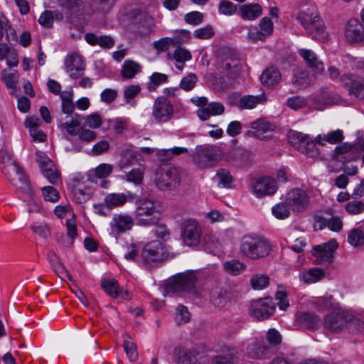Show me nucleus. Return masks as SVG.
Masks as SVG:
<instances>
[{"label":"nucleus","instance_id":"48","mask_svg":"<svg viewBox=\"0 0 364 364\" xmlns=\"http://www.w3.org/2000/svg\"><path fill=\"white\" fill-rule=\"evenodd\" d=\"M101 287L108 295L113 298H117L120 295L121 289L116 279H103Z\"/></svg>","mask_w":364,"mask_h":364},{"label":"nucleus","instance_id":"34","mask_svg":"<svg viewBox=\"0 0 364 364\" xmlns=\"http://www.w3.org/2000/svg\"><path fill=\"white\" fill-rule=\"evenodd\" d=\"M135 18L134 21L143 28L144 33H149L154 27V18L146 12L136 10L132 13Z\"/></svg>","mask_w":364,"mask_h":364},{"label":"nucleus","instance_id":"16","mask_svg":"<svg viewBox=\"0 0 364 364\" xmlns=\"http://www.w3.org/2000/svg\"><path fill=\"white\" fill-rule=\"evenodd\" d=\"M165 254L164 246L159 240H154L146 244L141 252V257L146 264L163 259Z\"/></svg>","mask_w":364,"mask_h":364},{"label":"nucleus","instance_id":"23","mask_svg":"<svg viewBox=\"0 0 364 364\" xmlns=\"http://www.w3.org/2000/svg\"><path fill=\"white\" fill-rule=\"evenodd\" d=\"M346 37L351 43L364 41V27L355 18L350 19L346 26Z\"/></svg>","mask_w":364,"mask_h":364},{"label":"nucleus","instance_id":"30","mask_svg":"<svg viewBox=\"0 0 364 364\" xmlns=\"http://www.w3.org/2000/svg\"><path fill=\"white\" fill-rule=\"evenodd\" d=\"M222 72L230 79H235L240 72V65L238 55L236 51L234 52V56L231 60H227L220 64Z\"/></svg>","mask_w":364,"mask_h":364},{"label":"nucleus","instance_id":"9","mask_svg":"<svg viewBox=\"0 0 364 364\" xmlns=\"http://www.w3.org/2000/svg\"><path fill=\"white\" fill-rule=\"evenodd\" d=\"M202 229L193 218L185 219L181 223V239L184 245L196 247L201 240Z\"/></svg>","mask_w":364,"mask_h":364},{"label":"nucleus","instance_id":"11","mask_svg":"<svg viewBox=\"0 0 364 364\" xmlns=\"http://www.w3.org/2000/svg\"><path fill=\"white\" fill-rule=\"evenodd\" d=\"M289 142L299 151L309 156L318 154L316 143L305 134L297 131H290L288 134Z\"/></svg>","mask_w":364,"mask_h":364},{"label":"nucleus","instance_id":"61","mask_svg":"<svg viewBox=\"0 0 364 364\" xmlns=\"http://www.w3.org/2000/svg\"><path fill=\"white\" fill-rule=\"evenodd\" d=\"M235 51L233 48L228 46L219 48L215 52L218 63L220 64L227 60H231V57L234 56Z\"/></svg>","mask_w":364,"mask_h":364},{"label":"nucleus","instance_id":"59","mask_svg":"<svg viewBox=\"0 0 364 364\" xmlns=\"http://www.w3.org/2000/svg\"><path fill=\"white\" fill-rule=\"evenodd\" d=\"M204 246L207 251L215 253L220 248L221 245L215 235H205L204 236Z\"/></svg>","mask_w":364,"mask_h":364},{"label":"nucleus","instance_id":"42","mask_svg":"<svg viewBox=\"0 0 364 364\" xmlns=\"http://www.w3.org/2000/svg\"><path fill=\"white\" fill-rule=\"evenodd\" d=\"M62 6L69 13L70 17H79L84 9L82 0H62Z\"/></svg>","mask_w":364,"mask_h":364},{"label":"nucleus","instance_id":"12","mask_svg":"<svg viewBox=\"0 0 364 364\" xmlns=\"http://www.w3.org/2000/svg\"><path fill=\"white\" fill-rule=\"evenodd\" d=\"M351 314L345 311L333 312L326 315L323 321L324 328L331 333L343 332L347 327Z\"/></svg>","mask_w":364,"mask_h":364},{"label":"nucleus","instance_id":"3","mask_svg":"<svg viewBox=\"0 0 364 364\" xmlns=\"http://www.w3.org/2000/svg\"><path fill=\"white\" fill-rule=\"evenodd\" d=\"M2 171L6 178L13 186L28 196H33V191L30 181L16 161L6 164L3 166Z\"/></svg>","mask_w":364,"mask_h":364},{"label":"nucleus","instance_id":"41","mask_svg":"<svg viewBox=\"0 0 364 364\" xmlns=\"http://www.w3.org/2000/svg\"><path fill=\"white\" fill-rule=\"evenodd\" d=\"M117 0H88V4L94 12L106 14L115 5Z\"/></svg>","mask_w":364,"mask_h":364},{"label":"nucleus","instance_id":"10","mask_svg":"<svg viewBox=\"0 0 364 364\" xmlns=\"http://www.w3.org/2000/svg\"><path fill=\"white\" fill-rule=\"evenodd\" d=\"M196 280V274L193 271L180 274L165 287V295L178 291H189L194 287Z\"/></svg>","mask_w":364,"mask_h":364},{"label":"nucleus","instance_id":"63","mask_svg":"<svg viewBox=\"0 0 364 364\" xmlns=\"http://www.w3.org/2000/svg\"><path fill=\"white\" fill-rule=\"evenodd\" d=\"M42 194L45 200L51 203H55L60 199L59 192L53 186L43 187Z\"/></svg>","mask_w":364,"mask_h":364},{"label":"nucleus","instance_id":"26","mask_svg":"<svg viewBox=\"0 0 364 364\" xmlns=\"http://www.w3.org/2000/svg\"><path fill=\"white\" fill-rule=\"evenodd\" d=\"M277 189L274 179L269 177H262L253 184L254 192L259 198L266 195H272Z\"/></svg>","mask_w":364,"mask_h":364},{"label":"nucleus","instance_id":"5","mask_svg":"<svg viewBox=\"0 0 364 364\" xmlns=\"http://www.w3.org/2000/svg\"><path fill=\"white\" fill-rule=\"evenodd\" d=\"M89 181L87 177L79 173L70 179V196L76 203H85L92 198L93 193L88 186Z\"/></svg>","mask_w":364,"mask_h":364},{"label":"nucleus","instance_id":"25","mask_svg":"<svg viewBox=\"0 0 364 364\" xmlns=\"http://www.w3.org/2000/svg\"><path fill=\"white\" fill-rule=\"evenodd\" d=\"M341 97L330 91L328 88L323 89L319 96L315 98V109L318 111H322L326 106H333L341 102Z\"/></svg>","mask_w":364,"mask_h":364},{"label":"nucleus","instance_id":"36","mask_svg":"<svg viewBox=\"0 0 364 364\" xmlns=\"http://www.w3.org/2000/svg\"><path fill=\"white\" fill-rule=\"evenodd\" d=\"M325 277V272L320 268H311L308 270L300 272L299 278L305 284H312L321 280Z\"/></svg>","mask_w":364,"mask_h":364},{"label":"nucleus","instance_id":"1","mask_svg":"<svg viewBox=\"0 0 364 364\" xmlns=\"http://www.w3.org/2000/svg\"><path fill=\"white\" fill-rule=\"evenodd\" d=\"M240 252L245 257L253 259H260L267 257L272 251L269 241L257 235H245L240 243Z\"/></svg>","mask_w":364,"mask_h":364},{"label":"nucleus","instance_id":"40","mask_svg":"<svg viewBox=\"0 0 364 364\" xmlns=\"http://www.w3.org/2000/svg\"><path fill=\"white\" fill-rule=\"evenodd\" d=\"M113 171V166L108 164H102L97 166L95 170L90 171L88 174V179L95 183H98V179H103L108 177Z\"/></svg>","mask_w":364,"mask_h":364},{"label":"nucleus","instance_id":"49","mask_svg":"<svg viewBox=\"0 0 364 364\" xmlns=\"http://www.w3.org/2000/svg\"><path fill=\"white\" fill-rule=\"evenodd\" d=\"M225 271L232 275H239L245 269V264L237 259L226 261L223 263Z\"/></svg>","mask_w":364,"mask_h":364},{"label":"nucleus","instance_id":"64","mask_svg":"<svg viewBox=\"0 0 364 364\" xmlns=\"http://www.w3.org/2000/svg\"><path fill=\"white\" fill-rule=\"evenodd\" d=\"M287 105L294 111L305 107L307 105L306 100L301 96H294L287 100Z\"/></svg>","mask_w":364,"mask_h":364},{"label":"nucleus","instance_id":"47","mask_svg":"<svg viewBox=\"0 0 364 364\" xmlns=\"http://www.w3.org/2000/svg\"><path fill=\"white\" fill-rule=\"evenodd\" d=\"M265 340L267 342V346L270 347V349L274 353L277 347L282 343V336L277 329L270 328L266 333Z\"/></svg>","mask_w":364,"mask_h":364},{"label":"nucleus","instance_id":"37","mask_svg":"<svg viewBox=\"0 0 364 364\" xmlns=\"http://www.w3.org/2000/svg\"><path fill=\"white\" fill-rule=\"evenodd\" d=\"M267 98L264 94L259 95H245L240 99L237 106L240 109H252L259 104H264Z\"/></svg>","mask_w":364,"mask_h":364},{"label":"nucleus","instance_id":"20","mask_svg":"<svg viewBox=\"0 0 364 364\" xmlns=\"http://www.w3.org/2000/svg\"><path fill=\"white\" fill-rule=\"evenodd\" d=\"M294 324L301 328L314 331L321 325V320L311 312H299L296 314Z\"/></svg>","mask_w":364,"mask_h":364},{"label":"nucleus","instance_id":"39","mask_svg":"<svg viewBox=\"0 0 364 364\" xmlns=\"http://www.w3.org/2000/svg\"><path fill=\"white\" fill-rule=\"evenodd\" d=\"M210 299L215 306L223 309L230 301V294L225 289L216 288L212 291Z\"/></svg>","mask_w":364,"mask_h":364},{"label":"nucleus","instance_id":"27","mask_svg":"<svg viewBox=\"0 0 364 364\" xmlns=\"http://www.w3.org/2000/svg\"><path fill=\"white\" fill-rule=\"evenodd\" d=\"M136 196L132 193L127 191V193H112L107 194L104 203L111 209L123 206L128 201L132 200Z\"/></svg>","mask_w":364,"mask_h":364},{"label":"nucleus","instance_id":"4","mask_svg":"<svg viewBox=\"0 0 364 364\" xmlns=\"http://www.w3.org/2000/svg\"><path fill=\"white\" fill-rule=\"evenodd\" d=\"M181 173L174 166H164L156 173L155 183L161 190L173 191L181 183Z\"/></svg>","mask_w":364,"mask_h":364},{"label":"nucleus","instance_id":"44","mask_svg":"<svg viewBox=\"0 0 364 364\" xmlns=\"http://www.w3.org/2000/svg\"><path fill=\"white\" fill-rule=\"evenodd\" d=\"M59 127L61 131H65L71 136H76L82 130V126L77 117H75L68 119L65 122L60 123Z\"/></svg>","mask_w":364,"mask_h":364},{"label":"nucleus","instance_id":"57","mask_svg":"<svg viewBox=\"0 0 364 364\" xmlns=\"http://www.w3.org/2000/svg\"><path fill=\"white\" fill-rule=\"evenodd\" d=\"M178 364H201L196 355L188 350H182L178 355Z\"/></svg>","mask_w":364,"mask_h":364},{"label":"nucleus","instance_id":"28","mask_svg":"<svg viewBox=\"0 0 364 364\" xmlns=\"http://www.w3.org/2000/svg\"><path fill=\"white\" fill-rule=\"evenodd\" d=\"M134 221V218H133L128 214H114L110 223V226L112 230L117 233L124 232L132 228Z\"/></svg>","mask_w":364,"mask_h":364},{"label":"nucleus","instance_id":"29","mask_svg":"<svg viewBox=\"0 0 364 364\" xmlns=\"http://www.w3.org/2000/svg\"><path fill=\"white\" fill-rule=\"evenodd\" d=\"M299 53L312 70L314 75H320L323 72V63L318 59L316 54L314 51L309 49H300Z\"/></svg>","mask_w":364,"mask_h":364},{"label":"nucleus","instance_id":"54","mask_svg":"<svg viewBox=\"0 0 364 364\" xmlns=\"http://www.w3.org/2000/svg\"><path fill=\"white\" fill-rule=\"evenodd\" d=\"M343 139V132L341 130L337 129L336 131L331 132L327 134H324L323 136L318 135L316 137V141L319 144H324L322 141L329 142L331 144H336L342 141Z\"/></svg>","mask_w":364,"mask_h":364},{"label":"nucleus","instance_id":"18","mask_svg":"<svg viewBox=\"0 0 364 364\" xmlns=\"http://www.w3.org/2000/svg\"><path fill=\"white\" fill-rule=\"evenodd\" d=\"M65 71L71 78L77 79L83 76L85 64L77 54L68 55L65 60Z\"/></svg>","mask_w":364,"mask_h":364},{"label":"nucleus","instance_id":"53","mask_svg":"<svg viewBox=\"0 0 364 364\" xmlns=\"http://www.w3.org/2000/svg\"><path fill=\"white\" fill-rule=\"evenodd\" d=\"M291 208L287 204V200L285 202L279 203L272 208L273 215L279 220H284L287 218L290 215Z\"/></svg>","mask_w":364,"mask_h":364},{"label":"nucleus","instance_id":"51","mask_svg":"<svg viewBox=\"0 0 364 364\" xmlns=\"http://www.w3.org/2000/svg\"><path fill=\"white\" fill-rule=\"evenodd\" d=\"M123 348L127 353L128 358L134 361L138 357L136 344L132 341V338L128 334L123 335Z\"/></svg>","mask_w":364,"mask_h":364},{"label":"nucleus","instance_id":"7","mask_svg":"<svg viewBox=\"0 0 364 364\" xmlns=\"http://www.w3.org/2000/svg\"><path fill=\"white\" fill-rule=\"evenodd\" d=\"M220 158V150L216 146L201 145L196 148L193 154L194 164L200 168L213 166Z\"/></svg>","mask_w":364,"mask_h":364},{"label":"nucleus","instance_id":"45","mask_svg":"<svg viewBox=\"0 0 364 364\" xmlns=\"http://www.w3.org/2000/svg\"><path fill=\"white\" fill-rule=\"evenodd\" d=\"M141 72V65L131 60H126L122 65L121 75L124 78H133L136 74Z\"/></svg>","mask_w":364,"mask_h":364},{"label":"nucleus","instance_id":"15","mask_svg":"<svg viewBox=\"0 0 364 364\" xmlns=\"http://www.w3.org/2000/svg\"><path fill=\"white\" fill-rule=\"evenodd\" d=\"M36 161L43 175L50 183L56 184L60 177V173L55 168L53 162L42 151H36Z\"/></svg>","mask_w":364,"mask_h":364},{"label":"nucleus","instance_id":"24","mask_svg":"<svg viewBox=\"0 0 364 364\" xmlns=\"http://www.w3.org/2000/svg\"><path fill=\"white\" fill-rule=\"evenodd\" d=\"M41 123L42 119L38 115L29 116L24 122L26 128L28 129L30 136L34 141L39 142H43L46 140V135L42 130L39 129Z\"/></svg>","mask_w":364,"mask_h":364},{"label":"nucleus","instance_id":"38","mask_svg":"<svg viewBox=\"0 0 364 364\" xmlns=\"http://www.w3.org/2000/svg\"><path fill=\"white\" fill-rule=\"evenodd\" d=\"M292 84L298 89H304L310 85L307 70L302 68H296L293 70Z\"/></svg>","mask_w":364,"mask_h":364},{"label":"nucleus","instance_id":"31","mask_svg":"<svg viewBox=\"0 0 364 364\" xmlns=\"http://www.w3.org/2000/svg\"><path fill=\"white\" fill-rule=\"evenodd\" d=\"M281 78L279 70L274 66L267 68L260 76L261 82L269 87H273L278 85Z\"/></svg>","mask_w":364,"mask_h":364},{"label":"nucleus","instance_id":"55","mask_svg":"<svg viewBox=\"0 0 364 364\" xmlns=\"http://www.w3.org/2000/svg\"><path fill=\"white\" fill-rule=\"evenodd\" d=\"M167 80L168 76L166 74L154 73L149 77L147 89L150 92L154 91L161 84L166 82Z\"/></svg>","mask_w":364,"mask_h":364},{"label":"nucleus","instance_id":"14","mask_svg":"<svg viewBox=\"0 0 364 364\" xmlns=\"http://www.w3.org/2000/svg\"><path fill=\"white\" fill-rule=\"evenodd\" d=\"M286 200L293 211L304 212L309 205L310 197L305 191L295 188L287 193Z\"/></svg>","mask_w":364,"mask_h":364},{"label":"nucleus","instance_id":"62","mask_svg":"<svg viewBox=\"0 0 364 364\" xmlns=\"http://www.w3.org/2000/svg\"><path fill=\"white\" fill-rule=\"evenodd\" d=\"M109 128L115 134H121L127 128V122L122 117H116L108 121Z\"/></svg>","mask_w":364,"mask_h":364},{"label":"nucleus","instance_id":"6","mask_svg":"<svg viewBox=\"0 0 364 364\" xmlns=\"http://www.w3.org/2000/svg\"><path fill=\"white\" fill-rule=\"evenodd\" d=\"M297 20L302 25L304 28L312 38L318 41L323 42V36L315 33L311 25L314 24L318 31L322 28V20L318 14L317 9L314 5H310L306 9H302L298 16Z\"/></svg>","mask_w":364,"mask_h":364},{"label":"nucleus","instance_id":"17","mask_svg":"<svg viewBox=\"0 0 364 364\" xmlns=\"http://www.w3.org/2000/svg\"><path fill=\"white\" fill-rule=\"evenodd\" d=\"M341 85L346 87L350 95L364 99V78L353 74L343 75L340 79Z\"/></svg>","mask_w":364,"mask_h":364},{"label":"nucleus","instance_id":"8","mask_svg":"<svg viewBox=\"0 0 364 364\" xmlns=\"http://www.w3.org/2000/svg\"><path fill=\"white\" fill-rule=\"evenodd\" d=\"M338 247V244L335 239L314 246L311 250V255L315 257L314 263L326 266L331 264Z\"/></svg>","mask_w":364,"mask_h":364},{"label":"nucleus","instance_id":"52","mask_svg":"<svg viewBox=\"0 0 364 364\" xmlns=\"http://www.w3.org/2000/svg\"><path fill=\"white\" fill-rule=\"evenodd\" d=\"M144 173V166L142 164H139V166L133 168L127 173L126 179L127 181L132 182L136 185L140 184L143 181Z\"/></svg>","mask_w":364,"mask_h":364},{"label":"nucleus","instance_id":"33","mask_svg":"<svg viewBox=\"0 0 364 364\" xmlns=\"http://www.w3.org/2000/svg\"><path fill=\"white\" fill-rule=\"evenodd\" d=\"M262 8L259 4H247L242 5L239 14L244 20L252 21L262 15Z\"/></svg>","mask_w":364,"mask_h":364},{"label":"nucleus","instance_id":"22","mask_svg":"<svg viewBox=\"0 0 364 364\" xmlns=\"http://www.w3.org/2000/svg\"><path fill=\"white\" fill-rule=\"evenodd\" d=\"M191 100L195 105L201 107L198 109V114L199 112L202 114H223L225 112V107L222 103L218 102L208 103V98L205 97H193Z\"/></svg>","mask_w":364,"mask_h":364},{"label":"nucleus","instance_id":"43","mask_svg":"<svg viewBox=\"0 0 364 364\" xmlns=\"http://www.w3.org/2000/svg\"><path fill=\"white\" fill-rule=\"evenodd\" d=\"M348 242L355 247L364 245V224L350 230L348 235Z\"/></svg>","mask_w":364,"mask_h":364},{"label":"nucleus","instance_id":"60","mask_svg":"<svg viewBox=\"0 0 364 364\" xmlns=\"http://www.w3.org/2000/svg\"><path fill=\"white\" fill-rule=\"evenodd\" d=\"M269 279L265 274H255L250 279L252 287L254 289H262L269 284Z\"/></svg>","mask_w":364,"mask_h":364},{"label":"nucleus","instance_id":"13","mask_svg":"<svg viewBox=\"0 0 364 364\" xmlns=\"http://www.w3.org/2000/svg\"><path fill=\"white\" fill-rule=\"evenodd\" d=\"M275 308L272 299L267 297L252 301L249 309L252 316L259 321H264L274 314Z\"/></svg>","mask_w":364,"mask_h":364},{"label":"nucleus","instance_id":"56","mask_svg":"<svg viewBox=\"0 0 364 364\" xmlns=\"http://www.w3.org/2000/svg\"><path fill=\"white\" fill-rule=\"evenodd\" d=\"M346 329L354 334L364 333V322L351 314V318L348 321Z\"/></svg>","mask_w":364,"mask_h":364},{"label":"nucleus","instance_id":"35","mask_svg":"<svg viewBox=\"0 0 364 364\" xmlns=\"http://www.w3.org/2000/svg\"><path fill=\"white\" fill-rule=\"evenodd\" d=\"M315 225H318L320 230L327 227L333 232H340L343 228V222L338 216H333L331 218L320 216L317 218Z\"/></svg>","mask_w":364,"mask_h":364},{"label":"nucleus","instance_id":"21","mask_svg":"<svg viewBox=\"0 0 364 364\" xmlns=\"http://www.w3.org/2000/svg\"><path fill=\"white\" fill-rule=\"evenodd\" d=\"M252 131L247 132L249 135L253 136L261 140H268L272 136L265 134L272 133L274 131L275 125L264 118H261L251 123Z\"/></svg>","mask_w":364,"mask_h":364},{"label":"nucleus","instance_id":"19","mask_svg":"<svg viewBox=\"0 0 364 364\" xmlns=\"http://www.w3.org/2000/svg\"><path fill=\"white\" fill-rule=\"evenodd\" d=\"M273 354V350L267 346L263 338L252 342L247 347V355L252 359L265 360Z\"/></svg>","mask_w":364,"mask_h":364},{"label":"nucleus","instance_id":"32","mask_svg":"<svg viewBox=\"0 0 364 364\" xmlns=\"http://www.w3.org/2000/svg\"><path fill=\"white\" fill-rule=\"evenodd\" d=\"M142 156L137 153L126 150L122 152L119 166L121 169H127L129 167H137L139 164H141Z\"/></svg>","mask_w":364,"mask_h":364},{"label":"nucleus","instance_id":"46","mask_svg":"<svg viewBox=\"0 0 364 364\" xmlns=\"http://www.w3.org/2000/svg\"><path fill=\"white\" fill-rule=\"evenodd\" d=\"M173 108L171 102L165 97H159L154 104V114H173Z\"/></svg>","mask_w":364,"mask_h":364},{"label":"nucleus","instance_id":"50","mask_svg":"<svg viewBox=\"0 0 364 364\" xmlns=\"http://www.w3.org/2000/svg\"><path fill=\"white\" fill-rule=\"evenodd\" d=\"M364 151V144H362L360 142H358L355 144H350L348 143H345L341 146H337L336 148V152L338 154H344L349 151H356L355 156H354L351 160H355L358 158V154L361 151Z\"/></svg>","mask_w":364,"mask_h":364},{"label":"nucleus","instance_id":"58","mask_svg":"<svg viewBox=\"0 0 364 364\" xmlns=\"http://www.w3.org/2000/svg\"><path fill=\"white\" fill-rule=\"evenodd\" d=\"M191 38V32L188 30L182 29L176 31L172 40L174 46H181L184 43H188Z\"/></svg>","mask_w":364,"mask_h":364},{"label":"nucleus","instance_id":"2","mask_svg":"<svg viewBox=\"0 0 364 364\" xmlns=\"http://www.w3.org/2000/svg\"><path fill=\"white\" fill-rule=\"evenodd\" d=\"M161 214V207L158 201L143 198L137 202L134 217L136 225L148 227L157 225Z\"/></svg>","mask_w":364,"mask_h":364}]
</instances>
